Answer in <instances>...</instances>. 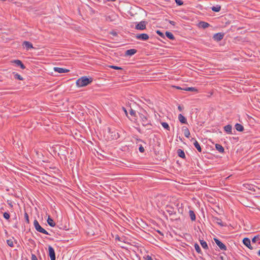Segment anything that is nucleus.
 <instances>
[{
    "mask_svg": "<svg viewBox=\"0 0 260 260\" xmlns=\"http://www.w3.org/2000/svg\"><path fill=\"white\" fill-rule=\"evenodd\" d=\"M139 115L142 125L146 127L148 130L152 129V125L149 116L146 111L142 110L141 112L139 113Z\"/></svg>",
    "mask_w": 260,
    "mask_h": 260,
    "instance_id": "1",
    "label": "nucleus"
},
{
    "mask_svg": "<svg viewBox=\"0 0 260 260\" xmlns=\"http://www.w3.org/2000/svg\"><path fill=\"white\" fill-rule=\"evenodd\" d=\"M92 78L87 76H83L76 81V85L78 87H84L90 84L92 82Z\"/></svg>",
    "mask_w": 260,
    "mask_h": 260,
    "instance_id": "2",
    "label": "nucleus"
},
{
    "mask_svg": "<svg viewBox=\"0 0 260 260\" xmlns=\"http://www.w3.org/2000/svg\"><path fill=\"white\" fill-rule=\"evenodd\" d=\"M34 225L36 229V230L41 233L44 234L45 235H50L48 232L45 230L44 229L42 228V226L40 225L39 222L37 219H35L34 221Z\"/></svg>",
    "mask_w": 260,
    "mask_h": 260,
    "instance_id": "3",
    "label": "nucleus"
},
{
    "mask_svg": "<svg viewBox=\"0 0 260 260\" xmlns=\"http://www.w3.org/2000/svg\"><path fill=\"white\" fill-rule=\"evenodd\" d=\"M147 22L145 21H142L138 23L135 26V29L138 30H143L146 29V25Z\"/></svg>",
    "mask_w": 260,
    "mask_h": 260,
    "instance_id": "4",
    "label": "nucleus"
},
{
    "mask_svg": "<svg viewBox=\"0 0 260 260\" xmlns=\"http://www.w3.org/2000/svg\"><path fill=\"white\" fill-rule=\"evenodd\" d=\"M135 38L141 41H147L149 39V37L147 34L143 33L136 35Z\"/></svg>",
    "mask_w": 260,
    "mask_h": 260,
    "instance_id": "5",
    "label": "nucleus"
},
{
    "mask_svg": "<svg viewBox=\"0 0 260 260\" xmlns=\"http://www.w3.org/2000/svg\"><path fill=\"white\" fill-rule=\"evenodd\" d=\"M224 35L223 32L216 33L213 35V39L216 42H219L223 39Z\"/></svg>",
    "mask_w": 260,
    "mask_h": 260,
    "instance_id": "6",
    "label": "nucleus"
},
{
    "mask_svg": "<svg viewBox=\"0 0 260 260\" xmlns=\"http://www.w3.org/2000/svg\"><path fill=\"white\" fill-rule=\"evenodd\" d=\"M214 241L217 244V245L219 247V248L222 250H226V246L221 242L218 239L216 238H214Z\"/></svg>",
    "mask_w": 260,
    "mask_h": 260,
    "instance_id": "7",
    "label": "nucleus"
},
{
    "mask_svg": "<svg viewBox=\"0 0 260 260\" xmlns=\"http://www.w3.org/2000/svg\"><path fill=\"white\" fill-rule=\"evenodd\" d=\"M48 252H49V256H50L51 260H55V259H56L55 252L54 249H53V248L52 246H49Z\"/></svg>",
    "mask_w": 260,
    "mask_h": 260,
    "instance_id": "8",
    "label": "nucleus"
},
{
    "mask_svg": "<svg viewBox=\"0 0 260 260\" xmlns=\"http://www.w3.org/2000/svg\"><path fill=\"white\" fill-rule=\"evenodd\" d=\"M166 211L169 213L170 216L175 215L176 212L175 211L174 208L171 205L166 206Z\"/></svg>",
    "mask_w": 260,
    "mask_h": 260,
    "instance_id": "9",
    "label": "nucleus"
},
{
    "mask_svg": "<svg viewBox=\"0 0 260 260\" xmlns=\"http://www.w3.org/2000/svg\"><path fill=\"white\" fill-rule=\"evenodd\" d=\"M108 132L111 134V138L112 139L116 140L119 137L118 133L115 130L112 131L110 128L108 127Z\"/></svg>",
    "mask_w": 260,
    "mask_h": 260,
    "instance_id": "10",
    "label": "nucleus"
},
{
    "mask_svg": "<svg viewBox=\"0 0 260 260\" xmlns=\"http://www.w3.org/2000/svg\"><path fill=\"white\" fill-rule=\"evenodd\" d=\"M243 243L250 249H253V247L251 245L250 240L248 238H244L243 240Z\"/></svg>",
    "mask_w": 260,
    "mask_h": 260,
    "instance_id": "11",
    "label": "nucleus"
},
{
    "mask_svg": "<svg viewBox=\"0 0 260 260\" xmlns=\"http://www.w3.org/2000/svg\"><path fill=\"white\" fill-rule=\"evenodd\" d=\"M12 62L14 63L17 66L19 67L21 69H25V66L22 63V62L18 59H15L12 61Z\"/></svg>",
    "mask_w": 260,
    "mask_h": 260,
    "instance_id": "12",
    "label": "nucleus"
},
{
    "mask_svg": "<svg viewBox=\"0 0 260 260\" xmlns=\"http://www.w3.org/2000/svg\"><path fill=\"white\" fill-rule=\"evenodd\" d=\"M23 46L26 48V50H28L30 49L34 48L32 43L28 41H24L22 44Z\"/></svg>",
    "mask_w": 260,
    "mask_h": 260,
    "instance_id": "13",
    "label": "nucleus"
},
{
    "mask_svg": "<svg viewBox=\"0 0 260 260\" xmlns=\"http://www.w3.org/2000/svg\"><path fill=\"white\" fill-rule=\"evenodd\" d=\"M210 26V24L205 22V21H200L198 23V26L200 28L205 29Z\"/></svg>",
    "mask_w": 260,
    "mask_h": 260,
    "instance_id": "14",
    "label": "nucleus"
},
{
    "mask_svg": "<svg viewBox=\"0 0 260 260\" xmlns=\"http://www.w3.org/2000/svg\"><path fill=\"white\" fill-rule=\"evenodd\" d=\"M54 70L55 72H57L58 73H65L69 72V70L68 69L58 67L54 68Z\"/></svg>",
    "mask_w": 260,
    "mask_h": 260,
    "instance_id": "15",
    "label": "nucleus"
},
{
    "mask_svg": "<svg viewBox=\"0 0 260 260\" xmlns=\"http://www.w3.org/2000/svg\"><path fill=\"white\" fill-rule=\"evenodd\" d=\"M137 50L135 49H131L125 51V55L126 56H132L136 53Z\"/></svg>",
    "mask_w": 260,
    "mask_h": 260,
    "instance_id": "16",
    "label": "nucleus"
},
{
    "mask_svg": "<svg viewBox=\"0 0 260 260\" xmlns=\"http://www.w3.org/2000/svg\"><path fill=\"white\" fill-rule=\"evenodd\" d=\"M191 140H194L193 145L196 148V149L198 150V151L199 152H202V148L200 145V144L198 143V142L194 139L192 138Z\"/></svg>",
    "mask_w": 260,
    "mask_h": 260,
    "instance_id": "17",
    "label": "nucleus"
},
{
    "mask_svg": "<svg viewBox=\"0 0 260 260\" xmlns=\"http://www.w3.org/2000/svg\"><path fill=\"white\" fill-rule=\"evenodd\" d=\"M178 119L179 121L182 124H187V121L186 118L182 115L181 114H179Z\"/></svg>",
    "mask_w": 260,
    "mask_h": 260,
    "instance_id": "18",
    "label": "nucleus"
},
{
    "mask_svg": "<svg viewBox=\"0 0 260 260\" xmlns=\"http://www.w3.org/2000/svg\"><path fill=\"white\" fill-rule=\"evenodd\" d=\"M177 154L178 156L182 158L185 159L186 157L184 151L181 149H178L177 150Z\"/></svg>",
    "mask_w": 260,
    "mask_h": 260,
    "instance_id": "19",
    "label": "nucleus"
},
{
    "mask_svg": "<svg viewBox=\"0 0 260 260\" xmlns=\"http://www.w3.org/2000/svg\"><path fill=\"white\" fill-rule=\"evenodd\" d=\"M224 131L228 134H232V126L231 124H228L224 126L223 127Z\"/></svg>",
    "mask_w": 260,
    "mask_h": 260,
    "instance_id": "20",
    "label": "nucleus"
},
{
    "mask_svg": "<svg viewBox=\"0 0 260 260\" xmlns=\"http://www.w3.org/2000/svg\"><path fill=\"white\" fill-rule=\"evenodd\" d=\"M212 218L213 219V220L214 221H216V222L218 224H219V225H220V226H223L224 225L221 219L217 217L214 216H212Z\"/></svg>",
    "mask_w": 260,
    "mask_h": 260,
    "instance_id": "21",
    "label": "nucleus"
},
{
    "mask_svg": "<svg viewBox=\"0 0 260 260\" xmlns=\"http://www.w3.org/2000/svg\"><path fill=\"white\" fill-rule=\"evenodd\" d=\"M47 222L48 224L51 227H54L55 226V222L54 221L53 219L52 218H51L50 216H48Z\"/></svg>",
    "mask_w": 260,
    "mask_h": 260,
    "instance_id": "22",
    "label": "nucleus"
},
{
    "mask_svg": "<svg viewBox=\"0 0 260 260\" xmlns=\"http://www.w3.org/2000/svg\"><path fill=\"white\" fill-rule=\"evenodd\" d=\"M215 148L220 153H223L224 152V149L222 147V145L219 144H215Z\"/></svg>",
    "mask_w": 260,
    "mask_h": 260,
    "instance_id": "23",
    "label": "nucleus"
},
{
    "mask_svg": "<svg viewBox=\"0 0 260 260\" xmlns=\"http://www.w3.org/2000/svg\"><path fill=\"white\" fill-rule=\"evenodd\" d=\"M235 127L238 132H243L244 129L243 126L239 123H236L235 125Z\"/></svg>",
    "mask_w": 260,
    "mask_h": 260,
    "instance_id": "24",
    "label": "nucleus"
},
{
    "mask_svg": "<svg viewBox=\"0 0 260 260\" xmlns=\"http://www.w3.org/2000/svg\"><path fill=\"white\" fill-rule=\"evenodd\" d=\"M165 34H166V37L170 40H175V37L172 32L167 31H166Z\"/></svg>",
    "mask_w": 260,
    "mask_h": 260,
    "instance_id": "25",
    "label": "nucleus"
},
{
    "mask_svg": "<svg viewBox=\"0 0 260 260\" xmlns=\"http://www.w3.org/2000/svg\"><path fill=\"white\" fill-rule=\"evenodd\" d=\"M189 217L190 218V219L192 221H195L196 220V214L194 213L193 211L191 210H189Z\"/></svg>",
    "mask_w": 260,
    "mask_h": 260,
    "instance_id": "26",
    "label": "nucleus"
},
{
    "mask_svg": "<svg viewBox=\"0 0 260 260\" xmlns=\"http://www.w3.org/2000/svg\"><path fill=\"white\" fill-rule=\"evenodd\" d=\"M176 207L178 208V211L181 214H183V208L182 207V204L177 203Z\"/></svg>",
    "mask_w": 260,
    "mask_h": 260,
    "instance_id": "27",
    "label": "nucleus"
},
{
    "mask_svg": "<svg viewBox=\"0 0 260 260\" xmlns=\"http://www.w3.org/2000/svg\"><path fill=\"white\" fill-rule=\"evenodd\" d=\"M211 10L215 12H218L221 10V6L219 5H217L215 6H213L211 8Z\"/></svg>",
    "mask_w": 260,
    "mask_h": 260,
    "instance_id": "28",
    "label": "nucleus"
},
{
    "mask_svg": "<svg viewBox=\"0 0 260 260\" xmlns=\"http://www.w3.org/2000/svg\"><path fill=\"white\" fill-rule=\"evenodd\" d=\"M200 244L202 247L205 249H208L209 247L207 242L203 240H200Z\"/></svg>",
    "mask_w": 260,
    "mask_h": 260,
    "instance_id": "29",
    "label": "nucleus"
},
{
    "mask_svg": "<svg viewBox=\"0 0 260 260\" xmlns=\"http://www.w3.org/2000/svg\"><path fill=\"white\" fill-rule=\"evenodd\" d=\"M13 74L14 75V78L15 79H17L19 80H23V78L22 77L19 75L18 73L16 72H13Z\"/></svg>",
    "mask_w": 260,
    "mask_h": 260,
    "instance_id": "30",
    "label": "nucleus"
},
{
    "mask_svg": "<svg viewBox=\"0 0 260 260\" xmlns=\"http://www.w3.org/2000/svg\"><path fill=\"white\" fill-rule=\"evenodd\" d=\"M257 242H258V244H260V236L259 235L255 236L252 239V243H255Z\"/></svg>",
    "mask_w": 260,
    "mask_h": 260,
    "instance_id": "31",
    "label": "nucleus"
},
{
    "mask_svg": "<svg viewBox=\"0 0 260 260\" xmlns=\"http://www.w3.org/2000/svg\"><path fill=\"white\" fill-rule=\"evenodd\" d=\"M183 90L185 91H192V92H198V90L196 87H186L185 88H183Z\"/></svg>",
    "mask_w": 260,
    "mask_h": 260,
    "instance_id": "32",
    "label": "nucleus"
},
{
    "mask_svg": "<svg viewBox=\"0 0 260 260\" xmlns=\"http://www.w3.org/2000/svg\"><path fill=\"white\" fill-rule=\"evenodd\" d=\"M194 246V248H195L196 251L198 253L202 254V252L200 246L199 245V244L198 243H195Z\"/></svg>",
    "mask_w": 260,
    "mask_h": 260,
    "instance_id": "33",
    "label": "nucleus"
},
{
    "mask_svg": "<svg viewBox=\"0 0 260 260\" xmlns=\"http://www.w3.org/2000/svg\"><path fill=\"white\" fill-rule=\"evenodd\" d=\"M184 135L186 138H189L190 135V132L187 127H185L184 129Z\"/></svg>",
    "mask_w": 260,
    "mask_h": 260,
    "instance_id": "34",
    "label": "nucleus"
},
{
    "mask_svg": "<svg viewBox=\"0 0 260 260\" xmlns=\"http://www.w3.org/2000/svg\"><path fill=\"white\" fill-rule=\"evenodd\" d=\"M161 125L162 126V127L167 129L168 131H170V127L169 125V124H168V123L167 122H162L161 123Z\"/></svg>",
    "mask_w": 260,
    "mask_h": 260,
    "instance_id": "35",
    "label": "nucleus"
},
{
    "mask_svg": "<svg viewBox=\"0 0 260 260\" xmlns=\"http://www.w3.org/2000/svg\"><path fill=\"white\" fill-rule=\"evenodd\" d=\"M7 243L10 247H14L13 241L12 239L7 240Z\"/></svg>",
    "mask_w": 260,
    "mask_h": 260,
    "instance_id": "36",
    "label": "nucleus"
},
{
    "mask_svg": "<svg viewBox=\"0 0 260 260\" xmlns=\"http://www.w3.org/2000/svg\"><path fill=\"white\" fill-rule=\"evenodd\" d=\"M3 216L7 220H9L10 218V214L9 212H5V213H4Z\"/></svg>",
    "mask_w": 260,
    "mask_h": 260,
    "instance_id": "37",
    "label": "nucleus"
},
{
    "mask_svg": "<svg viewBox=\"0 0 260 260\" xmlns=\"http://www.w3.org/2000/svg\"><path fill=\"white\" fill-rule=\"evenodd\" d=\"M129 114L132 116H133L135 117H137L136 111L135 110H134L133 109H132L131 108L129 110Z\"/></svg>",
    "mask_w": 260,
    "mask_h": 260,
    "instance_id": "38",
    "label": "nucleus"
},
{
    "mask_svg": "<svg viewBox=\"0 0 260 260\" xmlns=\"http://www.w3.org/2000/svg\"><path fill=\"white\" fill-rule=\"evenodd\" d=\"M109 67L111 69H114V70H123V69L120 67L116 66H110Z\"/></svg>",
    "mask_w": 260,
    "mask_h": 260,
    "instance_id": "39",
    "label": "nucleus"
},
{
    "mask_svg": "<svg viewBox=\"0 0 260 260\" xmlns=\"http://www.w3.org/2000/svg\"><path fill=\"white\" fill-rule=\"evenodd\" d=\"M156 33L158 34L160 37L162 38L163 39H165V35L164 33H162L160 30H156Z\"/></svg>",
    "mask_w": 260,
    "mask_h": 260,
    "instance_id": "40",
    "label": "nucleus"
},
{
    "mask_svg": "<svg viewBox=\"0 0 260 260\" xmlns=\"http://www.w3.org/2000/svg\"><path fill=\"white\" fill-rule=\"evenodd\" d=\"M176 4L179 6H181L183 5V2L182 0H175Z\"/></svg>",
    "mask_w": 260,
    "mask_h": 260,
    "instance_id": "41",
    "label": "nucleus"
},
{
    "mask_svg": "<svg viewBox=\"0 0 260 260\" xmlns=\"http://www.w3.org/2000/svg\"><path fill=\"white\" fill-rule=\"evenodd\" d=\"M24 218L25 219V221L27 223H29V216H28V214L25 212V213H24Z\"/></svg>",
    "mask_w": 260,
    "mask_h": 260,
    "instance_id": "42",
    "label": "nucleus"
},
{
    "mask_svg": "<svg viewBox=\"0 0 260 260\" xmlns=\"http://www.w3.org/2000/svg\"><path fill=\"white\" fill-rule=\"evenodd\" d=\"M139 150L141 153H143L145 151L144 148L142 146L141 144L139 145Z\"/></svg>",
    "mask_w": 260,
    "mask_h": 260,
    "instance_id": "43",
    "label": "nucleus"
},
{
    "mask_svg": "<svg viewBox=\"0 0 260 260\" xmlns=\"http://www.w3.org/2000/svg\"><path fill=\"white\" fill-rule=\"evenodd\" d=\"M136 144H138L139 142H142L146 144V143L143 140L139 138H136Z\"/></svg>",
    "mask_w": 260,
    "mask_h": 260,
    "instance_id": "44",
    "label": "nucleus"
},
{
    "mask_svg": "<svg viewBox=\"0 0 260 260\" xmlns=\"http://www.w3.org/2000/svg\"><path fill=\"white\" fill-rule=\"evenodd\" d=\"M57 227H58L60 229H62V230H68L67 229V226H63L62 224H61L60 225H57Z\"/></svg>",
    "mask_w": 260,
    "mask_h": 260,
    "instance_id": "45",
    "label": "nucleus"
},
{
    "mask_svg": "<svg viewBox=\"0 0 260 260\" xmlns=\"http://www.w3.org/2000/svg\"><path fill=\"white\" fill-rule=\"evenodd\" d=\"M31 260H38V259L35 254H31Z\"/></svg>",
    "mask_w": 260,
    "mask_h": 260,
    "instance_id": "46",
    "label": "nucleus"
},
{
    "mask_svg": "<svg viewBox=\"0 0 260 260\" xmlns=\"http://www.w3.org/2000/svg\"><path fill=\"white\" fill-rule=\"evenodd\" d=\"M168 21L171 24L173 25H175L176 24V22L174 21L169 20Z\"/></svg>",
    "mask_w": 260,
    "mask_h": 260,
    "instance_id": "47",
    "label": "nucleus"
},
{
    "mask_svg": "<svg viewBox=\"0 0 260 260\" xmlns=\"http://www.w3.org/2000/svg\"><path fill=\"white\" fill-rule=\"evenodd\" d=\"M115 240H118L119 241H121V238L118 235L116 236Z\"/></svg>",
    "mask_w": 260,
    "mask_h": 260,
    "instance_id": "48",
    "label": "nucleus"
},
{
    "mask_svg": "<svg viewBox=\"0 0 260 260\" xmlns=\"http://www.w3.org/2000/svg\"><path fill=\"white\" fill-rule=\"evenodd\" d=\"M146 259L147 260H153L152 257L150 255H147L146 257Z\"/></svg>",
    "mask_w": 260,
    "mask_h": 260,
    "instance_id": "49",
    "label": "nucleus"
},
{
    "mask_svg": "<svg viewBox=\"0 0 260 260\" xmlns=\"http://www.w3.org/2000/svg\"><path fill=\"white\" fill-rule=\"evenodd\" d=\"M122 109H123V111L124 112L125 115L127 116L128 113H127V110H126L125 108L123 107Z\"/></svg>",
    "mask_w": 260,
    "mask_h": 260,
    "instance_id": "50",
    "label": "nucleus"
},
{
    "mask_svg": "<svg viewBox=\"0 0 260 260\" xmlns=\"http://www.w3.org/2000/svg\"><path fill=\"white\" fill-rule=\"evenodd\" d=\"M178 109L180 111H182L183 109V107L181 106L180 105H179L178 107Z\"/></svg>",
    "mask_w": 260,
    "mask_h": 260,
    "instance_id": "51",
    "label": "nucleus"
},
{
    "mask_svg": "<svg viewBox=\"0 0 260 260\" xmlns=\"http://www.w3.org/2000/svg\"><path fill=\"white\" fill-rule=\"evenodd\" d=\"M111 34L112 35H113V36H117V33L116 32H115V31H112Z\"/></svg>",
    "mask_w": 260,
    "mask_h": 260,
    "instance_id": "52",
    "label": "nucleus"
},
{
    "mask_svg": "<svg viewBox=\"0 0 260 260\" xmlns=\"http://www.w3.org/2000/svg\"><path fill=\"white\" fill-rule=\"evenodd\" d=\"M174 87H175L176 88L178 89H182L183 90V88H182L181 87H180L179 86H174Z\"/></svg>",
    "mask_w": 260,
    "mask_h": 260,
    "instance_id": "53",
    "label": "nucleus"
},
{
    "mask_svg": "<svg viewBox=\"0 0 260 260\" xmlns=\"http://www.w3.org/2000/svg\"><path fill=\"white\" fill-rule=\"evenodd\" d=\"M157 232L161 236H164V234L162 233H161L160 231H157Z\"/></svg>",
    "mask_w": 260,
    "mask_h": 260,
    "instance_id": "54",
    "label": "nucleus"
},
{
    "mask_svg": "<svg viewBox=\"0 0 260 260\" xmlns=\"http://www.w3.org/2000/svg\"><path fill=\"white\" fill-rule=\"evenodd\" d=\"M108 2H115L116 0H107Z\"/></svg>",
    "mask_w": 260,
    "mask_h": 260,
    "instance_id": "55",
    "label": "nucleus"
},
{
    "mask_svg": "<svg viewBox=\"0 0 260 260\" xmlns=\"http://www.w3.org/2000/svg\"><path fill=\"white\" fill-rule=\"evenodd\" d=\"M179 219H180V217H179L175 218H174V220H179Z\"/></svg>",
    "mask_w": 260,
    "mask_h": 260,
    "instance_id": "56",
    "label": "nucleus"
},
{
    "mask_svg": "<svg viewBox=\"0 0 260 260\" xmlns=\"http://www.w3.org/2000/svg\"><path fill=\"white\" fill-rule=\"evenodd\" d=\"M257 254L260 256V250L258 251Z\"/></svg>",
    "mask_w": 260,
    "mask_h": 260,
    "instance_id": "57",
    "label": "nucleus"
}]
</instances>
